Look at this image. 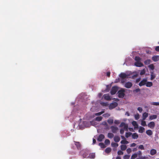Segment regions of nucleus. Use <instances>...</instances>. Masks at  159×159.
Segmentation results:
<instances>
[{"label":"nucleus","instance_id":"nucleus-1","mask_svg":"<svg viewBox=\"0 0 159 159\" xmlns=\"http://www.w3.org/2000/svg\"><path fill=\"white\" fill-rule=\"evenodd\" d=\"M125 90L124 89H122L118 91V97L119 98H123L125 96Z\"/></svg>","mask_w":159,"mask_h":159},{"label":"nucleus","instance_id":"nucleus-2","mask_svg":"<svg viewBox=\"0 0 159 159\" xmlns=\"http://www.w3.org/2000/svg\"><path fill=\"white\" fill-rule=\"evenodd\" d=\"M118 88L117 86H114L112 87L110 92L111 94V95L115 94L118 91Z\"/></svg>","mask_w":159,"mask_h":159},{"label":"nucleus","instance_id":"nucleus-3","mask_svg":"<svg viewBox=\"0 0 159 159\" xmlns=\"http://www.w3.org/2000/svg\"><path fill=\"white\" fill-rule=\"evenodd\" d=\"M123 127V129L125 131H128V125L127 124H126L123 122H121L120 125V127Z\"/></svg>","mask_w":159,"mask_h":159},{"label":"nucleus","instance_id":"nucleus-4","mask_svg":"<svg viewBox=\"0 0 159 159\" xmlns=\"http://www.w3.org/2000/svg\"><path fill=\"white\" fill-rule=\"evenodd\" d=\"M117 105L118 104L116 102L112 103L109 106V109L110 110L116 107Z\"/></svg>","mask_w":159,"mask_h":159},{"label":"nucleus","instance_id":"nucleus-5","mask_svg":"<svg viewBox=\"0 0 159 159\" xmlns=\"http://www.w3.org/2000/svg\"><path fill=\"white\" fill-rule=\"evenodd\" d=\"M129 75H127L124 73H121L119 75V76L121 79L128 78L129 77Z\"/></svg>","mask_w":159,"mask_h":159},{"label":"nucleus","instance_id":"nucleus-6","mask_svg":"<svg viewBox=\"0 0 159 159\" xmlns=\"http://www.w3.org/2000/svg\"><path fill=\"white\" fill-rule=\"evenodd\" d=\"M80 153L82 154L83 158H86L88 155L87 151L86 150H83L81 151Z\"/></svg>","mask_w":159,"mask_h":159},{"label":"nucleus","instance_id":"nucleus-7","mask_svg":"<svg viewBox=\"0 0 159 159\" xmlns=\"http://www.w3.org/2000/svg\"><path fill=\"white\" fill-rule=\"evenodd\" d=\"M133 84L131 82H126L124 85V87L127 88L129 89L131 88V87L132 86Z\"/></svg>","mask_w":159,"mask_h":159},{"label":"nucleus","instance_id":"nucleus-8","mask_svg":"<svg viewBox=\"0 0 159 159\" xmlns=\"http://www.w3.org/2000/svg\"><path fill=\"white\" fill-rule=\"evenodd\" d=\"M147 82V80L146 79H143L141 80L139 83V85L141 86L146 84V83Z\"/></svg>","mask_w":159,"mask_h":159},{"label":"nucleus","instance_id":"nucleus-9","mask_svg":"<svg viewBox=\"0 0 159 159\" xmlns=\"http://www.w3.org/2000/svg\"><path fill=\"white\" fill-rule=\"evenodd\" d=\"M75 144L78 150H80L81 149V145L79 142L74 141Z\"/></svg>","mask_w":159,"mask_h":159},{"label":"nucleus","instance_id":"nucleus-10","mask_svg":"<svg viewBox=\"0 0 159 159\" xmlns=\"http://www.w3.org/2000/svg\"><path fill=\"white\" fill-rule=\"evenodd\" d=\"M134 65L137 67H141L143 66V64L140 61H136L134 63Z\"/></svg>","mask_w":159,"mask_h":159},{"label":"nucleus","instance_id":"nucleus-11","mask_svg":"<svg viewBox=\"0 0 159 159\" xmlns=\"http://www.w3.org/2000/svg\"><path fill=\"white\" fill-rule=\"evenodd\" d=\"M104 138L105 137L104 135L103 134H100L99 135L97 140L99 142H101Z\"/></svg>","mask_w":159,"mask_h":159},{"label":"nucleus","instance_id":"nucleus-12","mask_svg":"<svg viewBox=\"0 0 159 159\" xmlns=\"http://www.w3.org/2000/svg\"><path fill=\"white\" fill-rule=\"evenodd\" d=\"M155 125V123L154 122H150L148 125V126L151 129H153Z\"/></svg>","mask_w":159,"mask_h":159},{"label":"nucleus","instance_id":"nucleus-13","mask_svg":"<svg viewBox=\"0 0 159 159\" xmlns=\"http://www.w3.org/2000/svg\"><path fill=\"white\" fill-rule=\"evenodd\" d=\"M111 129L112 132L114 133H116L117 131L118 130V128L116 127H115L114 126H111Z\"/></svg>","mask_w":159,"mask_h":159},{"label":"nucleus","instance_id":"nucleus-14","mask_svg":"<svg viewBox=\"0 0 159 159\" xmlns=\"http://www.w3.org/2000/svg\"><path fill=\"white\" fill-rule=\"evenodd\" d=\"M103 96L104 99L106 100L109 101L111 100L110 96L108 94H104Z\"/></svg>","mask_w":159,"mask_h":159},{"label":"nucleus","instance_id":"nucleus-15","mask_svg":"<svg viewBox=\"0 0 159 159\" xmlns=\"http://www.w3.org/2000/svg\"><path fill=\"white\" fill-rule=\"evenodd\" d=\"M152 60L154 61H157L159 60V56H155L152 57Z\"/></svg>","mask_w":159,"mask_h":159},{"label":"nucleus","instance_id":"nucleus-16","mask_svg":"<svg viewBox=\"0 0 159 159\" xmlns=\"http://www.w3.org/2000/svg\"><path fill=\"white\" fill-rule=\"evenodd\" d=\"M114 140L116 142H118L120 140V138L118 136H115L114 138Z\"/></svg>","mask_w":159,"mask_h":159},{"label":"nucleus","instance_id":"nucleus-17","mask_svg":"<svg viewBox=\"0 0 159 159\" xmlns=\"http://www.w3.org/2000/svg\"><path fill=\"white\" fill-rule=\"evenodd\" d=\"M132 138L134 139H137L139 137L138 135L136 133H135L132 134Z\"/></svg>","mask_w":159,"mask_h":159},{"label":"nucleus","instance_id":"nucleus-18","mask_svg":"<svg viewBox=\"0 0 159 159\" xmlns=\"http://www.w3.org/2000/svg\"><path fill=\"white\" fill-rule=\"evenodd\" d=\"M157 153V151L155 149H152L150 152V154L151 155H155Z\"/></svg>","mask_w":159,"mask_h":159},{"label":"nucleus","instance_id":"nucleus-19","mask_svg":"<svg viewBox=\"0 0 159 159\" xmlns=\"http://www.w3.org/2000/svg\"><path fill=\"white\" fill-rule=\"evenodd\" d=\"M157 115H153L149 116V120H152L154 119H156L157 118Z\"/></svg>","mask_w":159,"mask_h":159},{"label":"nucleus","instance_id":"nucleus-20","mask_svg":"<svg viewBox=\"0 0 159 159\" xmlns=\"http://www.w3.org/2000/svg\"><path fill=\"white\" fill-rule=\"evenodd\" d=\"M148 114L146 112L144 113L143 115V120H145L146 118L148 117Z\"/></svg>","mask_w":159,"mask_h":159},{"label":"nucleus","instance_id":"nucleus-21","mask_svg":"<svg viewBox=\"0 0 159 159\" xmlns=\"http://www.w3.org/2000/svg\"><path fill=\"white\" fill-rule=\"evenodd\" d=\"M146 133L148 135L151 136L152 134L153 133L151 130L149 129L146 131Z\"/></svg>","mask_w":159,"mask_h":159},{"label":"nucleus","instance_id":"nucleus-22","mask_svg":"<svg viewBox=\"0 0 159 159\" xmlns=\"http://www.w3.org/2000/svg\"><path fill=\"white\" fill-rule=\"evenodd\" d=\"M120 148L121 150L125 151L127 148V146L126 145H121L120 146Z\"/></svg>","mask_w":159,"mask_h":159},{"label":"nucleus","instance_id":"nucleus-23","mask_svg":"<svg viewBox=\"0 0 159 159\" xmlns=\"http://www.w3.org/2000/svg\"><path fill=\"white\" fill-rule=\"evenodd\" d=\"M95 157V154L94 153H90L88 157L90 158H94Z\"/></svg>","mask_w":159,"mask_h":159},{"label":"nucleus","instance_id":"nucleus-24","mask_svg":"<svg viewBox=\"0 0 159 159\" xmlns=\"http://www.w3.org/2000/svg\"><path fill=\"white\" fill-rule=\"evenodd\" d=\"M146 85L147 87H150L152 86V83L151 82H147Z\"/></svg>","mask_w":159,"mask_h":159},{"label":"nucleus","instance_id":"nucleus-25","mask_svg":"<svg viewBox=\"0 0 159 159\" xmlns=\"http://www.w3.org/2000/svg\"><path fill=\"white\" fill-rule=\"evenodd\" d=\"M144 130L145 129L144 128L142 127H140L139 130V132L140 133H142L144 132Z\"/></svg>","mask_w":159,"mask_h":159},{"label":"nucleus","instance_id":"nucleus-26","mask_svg":"<svg viewBox=\"0 0 159 159\" xmlns=\"http://www.w3.org/2000/svg\"><path fill=\"white\" fill-rule=\"evenodd\" d=\"M114 134L112 133H108L107 134V137L108 138L111 139L114 137Z\"/></svg>","mask_w":159,"mask_h":159},{"label":"nucleus","instance_id":"nucleus-27","mask_svg":"<svg viewBox=\"0 0 159 159\" xmlns=\"http://www.w3.org/2000/svg\"><path fill=\"white\" fill-rule=\"evenodd\" d=\"M102 116H98L95 118V120L98 121H100L102 120Z\"/></svg>","mask_w":159,"mask_h":159},{"label":"nucleus","instance_id":"nucleus-28","mask_svg":"<svg viewBox=\"0 0 159 159\" xmlns=\"http://www.w3.org/2000/svg\"><path fill=\"white\" fill-rule=\"evenodd\" d=\"M156 77L155 75L154 74L153 72L151 73V80H153Z\"/></svg>","mask_w":159,"mask_h":159},{"label":"nucleus","instance_id":"nucleus-29","mask_svg":"<svg viewBox=\"0 0 159 159\" xmlns=\"http://www.w3.org/2000/svg\"><path fill=\"white\" fill-rule=\"evenodd\" d=\"M111 151V149L110 148H108L106 149L105 150V152L107 153H108L110 152Z\"/></svg>","mask_w":159,"mask_h":159},{"label":"nucleus","instance_id":"nucleus-30","mask_svg":"<svg viewBox=\"0 0 159 159\" xmlns=\"http://www.w3.org/2000/svg\"><path fill=\"white\" fill-rule=\"evenodd\" d=\"M99 145L102 148H104L106 147L105 145L104 144L102 143H99Z\"/></svg>","mask_w":159,"mask_h":159},{"label":"nucleus","instance_id":"nucleus-31","mask_svg":"<svg viewBox=\"0 0 159 159\" xmlns=\"http://www.w3.org/2000/svg\"><path fill=\"white\" fill-rule=\"evenodd\" d=\"M107 122L109 124L111 125L113 123V119H109L107 120Z\"/></svg>","mask_w":159,"mask_h":159},{"label":"nucleus","instance_id":"nucleus-32","mask_svg":"<svg viewBox=\"0 0 159 159\" xmlns=\"http://www.w3.org/2000/svg\"><path fill=\"white\" fill-rule=\"evenodd\" d=\"M120 143L123 144H127L129 143V142L126 140H124L121 141Z\"/></svg>","mask_w":159,"mask_h":159},{"label":"nucleus","instance_id":"nucleus-33","mask_svg":"<svg viewBox=\"0 0 159 159\" xmlns=\"http://www.w3.org/2000/svg\"><path fill=\"white\" fill-rule=\"evenodd\" d=\"M137 157V153H134L133 154L131 157V159H134Z\"/></svg>","mask_w":159,"mask_h":159},{"label":"nucleus","instance_id":"nucleus-34","mask_svg":"<svg viewBox=\"0 0 159 159\" xmlns=\"http://www.w3.org/2000/svg\"><path fill=\"white\" fill-rule=\"evenodd\" d=\"M132 124L134 126H135L136 127H138V125L137 124V123L135 121H133L132 122Z\"/></svg>","mask_w":159,"mask_h":159},{"label":"nucleus","instance_id":"nucleus-35","mask_svg":"<svg viewBox=\"0 0 159 159\" xmlns=\"http://www.w3.org/2000/svg\"><path fill=\"white\" fill-rule=\"evenodd\" d=\"M148 67L152 70H153L154 69V66L153 64H151L148 66Z\"/></svg>","mask_w":159,"mask_h":159},{"label":"nucleus","instance_id":"nucleus-36","mask_svg":"<svg viewBox=\"0 0 159 159\" xmlns=\"http://www.w3.org/2000/svg\"><path fill=\"white\" fill-rule=\"evenodd\" d=\"M111 144V146L113 147H114L115 148H116L118 146V144L117 143H112Z\"/></svg>","mask_w":159,"mask_h":159},{"label":"nucleus","instance_id":"nucleus-37","mask_svg":"<svg viewBox=\"0 0 159 159\" xmlns=\"http://www.w3.org/2000/svg\"><path fill=\"white\" fill-rule=\"evenodd\" d=\"M100 104L102 106L105 107H107L108 105V104L107 102H101Z\"/></svg>","mask_w":159,"mask_h":159},{"label":"nucleus","instance_id":"nucleus-38","mask_svg":"<svg viewBox=\"0 0 159 159\" xmlns=\"http://www.w3.org/2000/svg\"><path fill=\"white\" fill-rule=\"evenodd\" d=\"M132 134V133H131L130 132H127V133H126V134H125V137H126V138H128Z\"/></svg>","mask_w":159,"mask_h":159},{"label":"nucleus","instance_id":"nucleus-39","mask_svg":"<svg viewBox=\"0 0 159 159\" xmlns=\"http://www.w3.org/2000/svg\"><path fill=\"white\" fill-rule=\"evenodd\" d=\"M136 61H140L141 58L139 57L136 56L134 59Z\"/></svg>","mask_w":159,"mask_h":159},{"label":"nucleus","instance_id":"nucleus-40","mask_svg":"<svg viewBox=\"0 0 159 159\" xmlns=\"http://www.w3.org/2000/svg\"><path fill=\"white\" fill-rule=\"evenodd\" d=\"M150 61H151L150 60L148 59V60H145L144 61V62L145 64L146 65H148L150 63Z\"/></svg>","mask_w":159,"mask_h":159},{"label":"nucleus","instance_id":"nucleus-41","mask_svg":"<svg viewBox=\"0 0 159 159\" xmlns=\"http://www.w3.org/2000/svg\"><path fill=\"white\" fill-rule=\"evenodd\" d=\"M110 116V115L109 114V113H105L103 115V116L104 117H108L109 116Z\"/></svg>","mask_w":159,"mask_h":159},{"label":"nucleus","instance_id":"nucleus-42","mask_svg":"<svg viewBox=\"0 0 159 159\" xmlns=\"http://www.w3.org/2000/svg\"><path fill=\"white\" fill-rule=\"evenodd\" d=\"M141 125L143 126H147V125H146V122H145V121H143V120L142 121Z\"/></svg>","mask_w":159,"mask_h":159},{"label":"nucleus","instance_id":"nucleus-43","mask_svg":"<svg viewBox=\"0 0 159 159\" xmlns=\"http://www.w3.org/2000/svg\"><path fill=\"white\" fill-rule=\"evenodd\" d=\"M151 104L155 106H159V102H152Z\"/></svg>","mask_w":159,"mask_h":159},{"label":"nucleus","instance_id":"nucleus-44","mask_svg":"<svg viewBox=\"0 0 159 159\" xmlns=\"http://www.w3.org/2000/svg\"><path fill=\"white\" fill-rule=\"evenodd\" d=\"M111 88V86H109V85H107L106 86V92L109 91Z\"/></svg>","mask_w":159,"mask_h":159},{"label":"nucleus","instance_id":"nucleus-45","mask_svg":"<svg viewBox=\"0 0 159 159\" xmlns=\"http://www.w3.org/2000/svg\"><path fill=\"white\" fill-rule=\"evenodd\" d=\"M130 156L128 155H125L124 156L123 158L124 159H129Z\"/></svg>","mask_w":159,"mask_h":159},{"label":"nucleus","instance_id":"nucleus-46","mask_svg":"<svg viewBox=\"0 0 159 159\" xmlns=\"http://www.w3.org/2000/svg\"><path fill=\"white\" fill-rule=\"evenodd\" d=\"M105 142L106 144H109L110 143V141L108 139H106L105 140Z\"/></svg>","mask_w":159,"mask_h":159},{"label":"nucleus","instance_id":"nucleus-47","mask_svg":"<svg viewBox=\"0 0 159 159\" xmlns=\"http://www.w3.org/2000/svg\"><path fill=\"white\" fill-rule=\"evenodd\" d=\"M135 119L137 120L139 119V114H136L134 116Z\"/></svg>","mask_w":159,"mask_h":159},{"label":"nucleus","instance_id":"nucleus-48","mask_svg":"<svg viewBox=\"0 0 159 159\" xmlns=\"http://www.w3.org/2000/svg\"><path fill=\"white\" fill-rule=\"evenodd\" d=\"M145 73V71L144 69L142 70L140 72V75H144Z\"/></svg>","mask_w":159,"mask_h":159},{"label":"nucleus","instance_id":"nucleus-49","mask_svg":"<svg viewBox=\"0 0 159 159\" xmlns=\"http://www.w3.org/2000/svg\"><path fill=\"white\" fill-rule=\"evenodd\" d=\"M117 154L118 155H122L123 154V152L120 150H119L118 151Z\"/></svg>","mask_w":159,"mask_h":159},{"label":"nucleus","instance_id":"nucleus-50","mask_svg":"<svg viewBox=\"0 0 159 159\" xmlns=\"http://www.w3.org/2000/svg\"><path fill=\"white\" fill-rule=\"evenodd\" d=\"M139 148L141 150H144V148L143 145H141L139 146Z\"/></svg>","mask_w":159,"mask_h":159},{"label":"nucleus","instance_id":"nucleus-51","mask_svg":"<svg viewBox=\"0 0 159 159\" xmlns=\"http://www.w3.org/2000/svg\"><path fill=\"white\" fill-rule=\"evenodd\" d=\"M132 151L131 149L130 148H128L126 150V152H127L128 154L130 153Z\"/></svg>","mask_w":159,"mask_h":159},{"label":"nucleus","instance_id":"nucleus-52","mask_svg":"<svg viewBox=\"0 0 159 159\" xmlns=\"http://www.w3.org/2000/svg\"><path fill=\"white\" fill-rule=\"evenodd\" d=\"M140 91V89H139L138 88V89H136L134 90L133 91V92H134L138 93Z\"/></svg>","mask_w":159,"mask_h":159},{"label":"nucleus","instance_id":"nucleus-53","mask_svg":"<svg viewBox=\"0 0 159 159\" xmlns=\"http://www.w3.org/2000/svg\"><path fill=\"white\" fill-rule=\"evenodd\" d=\"M124 129H121L120 130V133L121 134H123L124 132Z\"/></svg>","mask_w":159,"mask_h":159},{"label":"nucleus","instance_id":"nucleus-54","mask_svg":"<svg viewBox=\"0 0 159 159\" xmlns=\"http://www.w3.org/2000/svg\"><path fill=\"white\" fill-rule=\"evenodd\" d=\"M137 155H138L139 157H140L142 156V152L141 151H139L137 152Z\"/></svg>","mask_w":159,"mask_h":159},{"label":"nucleus","instance_id":"nucleus-55","mask_svg":"<svg viewBox=\"0 0 159 159\" xmlns=\"http://www.w3.org/2000/svg\"><path fill=\"white\" fill-rule=\"evenodd\" d=\"M101 115V113H100V112L95 113L94 115L93 116H99Z\"/></svg>","mask_w":159,"mask_h":159},{"label":"nucleus","instance_id":"nucleus-56","mask_svg":"<svg viewBox=\"0 0 159 159\" xmlns=\"http://www.w3.org/2000/svg\"><path fill=\"white\" fill-rule=\"evenodd\" d=\"M102 124L103 125H105V126H108V125L106 121H104L102 122Z\"/></svg>","mask_w":159,"mask_h":159},{"label":"nucleus","instance_id":"nucleus-57","mask_svg":"<svg viewBox=\"0 0 159 159\" xmlns=\"http://www.w3.org/2000/svg\"><path fill=\"white\" fill-rule=\"evenodd\" d=\"M140 112H141L142 111V108L141 107H138L137 109Z\"/></svg>","mask_w":159,"mask_h":159},{"label":"nucleus","instance_id":"nucleus-58","mask_svg":"<svg viewBox=\"0 0 159 159\" xmlns=\"http://www.w3.org/2000/svg\"><path fill=\"white\" fill-rule=\"evenodd\" d=\"M110 74H111V73H110V72H109V71L107 72L106 73V75L108 77H109L110 75Z\"/></svg>","mask_w":159,"mask_h":159},{"label":"nucleus","instance_id":"nucleus-59","mask_svg":"<svg viewBox=\"0 0 159 159\" xmlns=\"http://www.w3.org/2000/svg\"><path fill=\"white\" fill-rule=\"evenodd\" d=\"M120 123V122L119 120H115L114 121V123L116 124H118Z\"/></svg>","mask_w":159,"mask_h":159},{"label":"nucleus","instance_id":"nucleus-60","mask_svg":"<svg viewBox=\"0 0 159 159\" xmlns=\"http://www.w3.org/2000/svg\"><path fill=\"white\" fill-rule=\"evenodd\" d=\"M155 50L157 52H159V46H157L156 47Z\"/></svg>","mask_w":159,"mask_h":159},{"label":"nucleus","instance_id":"nucleus-61","mask_svg":"<svg viewBox=\"0 0 159 159\" xmlns=\"http://www.w3.org/2000/svg\"><path fill=\"white\" fill-rule=\"evenodd\" d=\"M120 81V79L119 78L117 79H116L115 81V83H118V82H119Z\"/></svg>","mask_w":159,"mask_h":159},{"label":"nucleus","instance_id":"nucleus-62","mask_svg":"<svg viewBox=\"0 0 159 159\" xmlns=\"http://www.w3.org/2000/svg\"><path fill=\"white\" fill-rule=\"evenodd\" d=\"M136 143H133L131 144V145H130V147H135L136 146Z\"/></svg>","mask_w":159,"mask_h":159},{"label":"nucleus","instance_id":"nucleus-63","mask_svg":"<svg viewBox=\"0 0 159 159\" xmlns=\"http://www.w3.org/2000/svg\"><path fill=\"white\" fill-rule=\"evenodd\" d=\"M125 80L124 79H121V82L123 84L125 82Z\"/></svg>","mask_w":159,"mask_h":159},{"label":"nucleus","instance_id":"nucleus-64","mask_svg":"<svg viewBox=\"0 0 159 159\" xmlns=\"http://www.w3.org/2000/svg\"><path fill=\"white\" fill-rule=\"evenodd\" d=\"M140 157L141 159H145L146 158V157H145L140 156Z\"/></svg>","mask_w":159,"mask_h":159}]
</instances>
